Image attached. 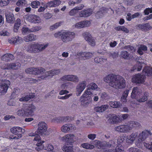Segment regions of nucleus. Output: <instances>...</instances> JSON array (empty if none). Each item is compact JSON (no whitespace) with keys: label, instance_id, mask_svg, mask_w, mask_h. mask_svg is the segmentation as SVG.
<instances>
[{"label":"nucleus","instance_id":"obj_1","mask_svg":"<svg viewBox=\"0 0 152 152\" xmlns=\"http://www.w3.org/2000/svg\"><path fill=\"white\" fill-rule=\"evenodd\" d=\"M104 81L110 86L116 89H122L126 86V81L122 76L110 74L104 77Z\"/></svg>","mask_w":152,"mask_h":152},{"label":"nucleus","instance_id":"obj_2","mask_svg":"<svg viewBox=\"0 0 152 152\" xmlns=\"http://www.w3.org/2000/svg\"><path fill=\"white\" fill-rule=\"evenodd\" d=\"M151 135L150 131L145 130L138 135L137 132L133 133L130 135L126 136L125 138L126 142L129 144H132L137 139V144L141 145L147 136L148 135Z\"/></svg>","mask_w":152,"mask_h":152},{"label":"nucleus","instance_id":"obj_3","mask_svg":"<svg viewBox=\"0 0 152 152\" xmlns=\"http://www.w3.org/2000/svg\"><path fill=\"white\" fill-rule=\"evenodd\" d=\"M60 72V69H55L48 71H46L45 69V71L42 73V75L38 76L36 79L30 78V81H31V83H37L42 80H45L46 78H50L55 75H58Z\"/></svg>","mask_w":152,"mask_h":152},{"label":"nucleus","instance_id":"obj_4","mask_svg":"<svg viewBox=\"0 0 152 152\" xmlns=\"http://www.w3.org/2000/svg\"><path fill=\"white\" fill-rule=\"evenodd\" d=\"M48 45V43L40 44L38 42H35L28 46L26 50L31 53H39L45 50Z\"/></svg>","mask_w":152,"mask_h":152},{"label":"nucleus","instance_id":"obj_5","mask_svg":"<svg viewBox=\"0 0 152 152\" xmlns=\"http://www.w3.org/2000/svg\"><path fill=\"white\" fill-rule=\"evenodd\" d=\"M54 36L56 38H58L61 36V40L64 42H67L71 41L74 38L75 33L68 31H61L55 33Z\"/></svg>","mask_w":152,"mask_h":152},{"label":"nucleus","instance_id":"obj_6","mask_svg":"<svg viewBox=\"0 0 152 152\" xmlns=\"http://www.w3.org/2000/svg\"><path fill=\"white\" fill-rule=\"evenodd\" d=\"M91 93L88 92L86 94V92H84L80 98L81 106L83 107H87L90 104L91 101Z\"/></svg>","mask_w":152,"mask_h":152},{"label":"nucleus","instance_id":"obj_7","mask_svg":"<svg viewBox=\"0 0 152 152\" xmlns=\"http://www.w3.org/2000/svg\"><path fill=\"white\" fill-rule=\"evenodd\" d=\"M45 142L43 140H41L39 143L36 144V147L35 149L38 151H39L41 150L44 149L45 150L52 151L54 149V147L53 145L50 144H48L46 145V146H44L42 144Z\"/></svg>","mask_w":152,"mask_h":152},{"label":"nucleus","instance_id":"obj_8","mask_svg":"<svg viewBox=\"0 0 152 152\" xmlns=\"http://www.w3.org/2000/svg\"><path fill=\"white\" fill-rule=\"evenodd\" d=\"M45 71V69L42 67L29 68L26 69V72L27 73L39 75L41 76L42 73Z\"/></svg>","mask_w":152,"mask_h":152},{"label":"nucleus","instance_id":"obj_9","mask_svg":"<svg viewBox=\"0 0 152 152\" xmlns=\"http://www.w3.org/2000/svg\"><path fill=\"white\" fill-rule=\"evenodd\" d=\"M11 132L16 135L13 137H11V139H18L21 138L22 135V134L23 132H22V128L19 126H15L11 128L10 129Z\"/></svg>","mask_w":152,"mask_h":152},{"label":"nucleus","instance_id":"obj_10","mask_svg":"<svg viewBox=\"0 0 152 152\" xmlns=\"http://www.w3.org/2000/svg\"><path fill=\"white\" fill-rule=\"evenodd\" d=\"M26 113V116L31 117L34 115V112L35 110L36 107L32 104H26L24 106Z\"/></svg>","mask_w":152,"mask_h":152},{"label":"nucleus","instance_id":"obj_11","mask_svg":"<svg viewBox=\"0 0 152 152\" xmlns=\"http://www.w3.org/2000/svg\"><path fill=\"white\" fill-rule=\"evenodd\" d=\"M38 129L37 132L41 135H47V127L45 123L43 122H39L38 125Z\"/></svg>","mask_w":152,"mask_h":152},{"label":"nucleus","instance_id":"obj_12","mask_svg":"<svg viewBox=\"0 0 152 152\" xmlns=\"http://www.w3.org/2000/svg\"><path fill=\"white\" fill-rule=\"evenodd\" d=\"M145 79L144 75L140 74H136L132 76V81L133 83L137 84H143Z\"/></svg>","mask_w":152,"mask_h":152},{"label":"nucleus","instance_id":"obj_13","mask_svg":"<svg viewBox=\"0 0 152 152\" xmlns=\"http://www.w3.org/2000/svg\"><path fill=\"white\" fill-rule=\"evenodd\" d=\"M62 140L66 142L72 143L76 141L77 140V139L74 134L70 133L67 134L63 137Z\"/></svg>","mask_w":152,"mask_h":152},{"label":"nucleus","instance_id":"obj_14","mask_svg":"<svg viewBox=\"0 0 152 152\" xmlns=\"http://www.w3.org/2000/svg\"><path fill=\"white\" fill-rule=\"evenodd\" d=\"M10 84V82L9 80H5L0 85V95H4L7 93Z\"/></svg>","mask_w":152,"mask_h":152},{"label":"nucleus","instance_id":"obj_15","mask_svg":"<svg viewBox=\"0 0 152 152\" xmlns=\"http://www.w3.org/2000/svg\"><path fill=\"white\" fill-rule=\"evenodd\" d=\"M61 80L63 81H70L77 82L79 81V79L76 75H67L64 76L60 79Z\"/></svg>","mask_w":152,"mask_h":152},{"label":"nucleus","instance_id":"obj_16","mask_svg":"<svg viewBox=\"0 0 152 152\" xmlns=\"http://www.w3.org/2000/svg\"><path fill=\"white\" fill-rule=\"evenodd\" d=\"M86 85V82L83 81L80 82L77 85L76 87V91L77 92V96H79L85 88Z\"/></svg>","mask_w":152,"mask_h":152},{"label":"nucleus","instance_id":"obj_17","mask_svg":"<svg viewBox=\"0 0 152 152\" xmlns=\"http://www.w3.org/2000/svg\"><path fill=\"white\" fill-rule=\"evenodd\" d=\"M91 22L89 20H83L76 23L75 24V27L77 28H81L89 26Z\"/></svg>","mask_w":152,"mask_h":152},{"label":"nucleus","instance_id":"obj_18","mask_svg":"<svg viewBox=\"0 0 152 152\" xmlns=\"http://www.w3.org/2000/svg\"><path fill=\"white\" fill-rule=\"evenodd\" d=\"M80 60H85L88 59L93 56L92 53L90 52H84L79 53L77 54Z\"/></svg>","mask_w":152,"mask_h":152},{"label":"nucleus","instance_id":"obj_19","mask_svg":"<svg viewBox=\"0 0 152 152\" xmlns=\"http://www.w3.org/2000/svg\"><path fill=\"white\" fill-rule=\"evenodd\" d=\"M94 142L96 146L100 149H104L106 147H110L112 145L111 144L107 145L106 142H102L97 140H95Z\"/></svg>","mask_w":152,"mask_h":152},{"label":"nucleus","instance_id":"obj_20","mask_svg":"<svg viewBox=\"0 0 152 152\" xmlns=\"http://www.w3.org/2000/svg\"><path fill=\"white\" fill-rule=\"evenodd\" d=\"M141 58V57H139L138 58V59H137V63L133 67V70L134 71L136 70L137 71H139L141 70L142 67L141 64H144L145 61Z\"/></svg>","mask_w":152,"mask_h":152},{"label":"nucleus","instance_id":"obj_21","mask_svg":"<svg viewBox=\"0 0 152 152\" xmlns=\"http://www.w3.org/2000/svg\"><path fill=\"white\" fill-rule=\"evenodd\" d=\"M141 93L142 91L141 89L137 87H134L131 93V97L132 98L136 99V98L140 96Z\"/></svg>","mask_w":152,"mask_h":152},{"label":"nucleus","instance_id":"obj_22","mask_svg":"<svg viewBox=\"0 0 152 152\" xmlns=\"http://www.w3.org/2000/svg\"><path fill=\"white\" fill-rule=\"evenodd\" d=\"M93 10L90 9H87L80 11L79 13V16L81 17H87L92 13Z\"/></svg>","mask_w":152,"mask_h":152},{"label":"nucleus","instance_id":"obj_23","mask_svg":"<svg viewBox=\"0 0 152 152\" xmlns=\"http://www.w3.org/2000/svg\"><path fill=\"white\" fill-rule=\"evenodd\" d=\"M90 89L93 90L97 89V91L99 90L100 91V88H98L97 86L95 83H91L88 85V88L84 92H86V94H87V93H88V92L90 93H91L90 94V96H91L92 94V93L90 91Z\"/></svg>","mask_w":152,"mask_h":152},{"label":"nucleus","instance_id":"obj_24","mask_svg":"<svg viewBox=\"0 0 152 152\" xmlns=\"http://www.w3.org/2000/svg\"><path fill=\"white\" fill-rule=\"evenodd\" d=\"M148 96V93L145 92L140 94V96L136 98L137 100L140 102H144L148 99L147 97Z\"/></svg>","mask_w":152,"mask_h":152},{"label":"nucleus","instance_id":"obj_25","mask_svg":"<svg viewBox=\"0 0 152 152\" xmlns=\"http://www.w3.org/2000/svg\"><path fill=\"white\" fill-rule=\"evenodd\" d=\"M109 107L108 104H104L101 106L96 107L94 108V110L96 112L101 113L108 109Z\"/></svg>","mask_w":152,"mask_h":152},{"label":"nucleus","instance_id":"obj_26","mask_svg":"<svg viewBox=\"0 0 152 152\" xmlns=\"http://www.w3.org/2000/svg\"><path fill=\"white\" fill-rule=\"evenodd\" d=\"M5 16L6 20L8 23H14L15 18L13 14L11 13H9L6 14Z\"/></svg>","mask_w":152,"mask_h":152},{"label":"nucleus","instance_id":"obj_27","mask_svg":"<svg viewBox=\"0 0 152 152\" xmlns=\"http://www.w3.org/2000/svg\"><path fill=\"white\" fill-rule=\"evenodd\" d=\"M120 116H119L115 115H111L108 121L109 122L111 123H116L118 122L119 120H122V119H120Z\"/></svg>","mask_w":152,"mask_h":152},{"label":"nucleus","instance_id":"obj_28","mask_svg":"<svg viewBox=\"0 0 152 152\" xmlns=\"http://www.w3.org/2000/svg\"><path fill=\"white\" fill-rule=\"evenodd\" d=\"M130 90L129 89L125 90L122 94L121 98V102L123 103H125L127 102L126 98L128 96Z\"/></svg>","mask_w":152,"mask_h":152},{"label":"nucleus","instance_id":"obj_29","mask_svg":"<svg viewBox=\"0 0 152 152\" xmlns=\"http://www.w3.org/2000/svg\"><path fill=\"white\" fill-rule=\"evenodd\" d=\"M37 36L33 34H31L23 38V39L26 42H28L29 41H34L37 39Z\"/></svg>","mask_w":152,"mask_h":152},{"label":"nucleus","instance_id":"obj_30","mask_svg":"<svg viewBox=\"0 0 152 152\" xmlns=\"http://www.w3.org/2000/svg\"><path fill=\"white\" fill-rule=\"evenodd\" d=\"M61 3V1L59 0H55L49 2L47 3L48 6L50 7H55L59 6Z\"/></svg>","mask_w":152,"mask_h":152},{"label":"nucleus","instance_id":"obj_31","mask_svg":"<svg viewBox=\"0 0 152 152\" xmlns=\"http://www.w3.org/2000/svg\"><path fill=\"white\" fill-rule=\"evenodd\" d=\"M107 11V9L105 7L101 8L100 11H98L96 14V16L97 18H101L104 15Z\"/></svg>","mask_w":152,"mask_h":152},{"label":"nucleus","instance_id":"obj_32","mask_svg":"<svg viewBox=\"0 0 152 152\" xmlns=\"http://www.w3.org/2000/svg\"><path fill=\"white\" fill-rule=\"evenodd\" d=\"M20 66V63H17L10 64V65L7 66V67H3L5 69H19Z\"/></svg>","mask_w":152,"mask_h":152},{"label":"nucleus","instance_id":"obj_33","mask_svg":"<svg viewBox=\"0 0 152 152\" xmlns=\"http://www.w3.org/2000/svg\"><path fill=\"white\" fill-rule=\"evenodd\" d=\"M13 56L12 54L7 53L2 56L1 59L3 61H8L13 59Z\"/></svg>","mask_w":152,"mask_h":152},{"label":"nucleus","instance_id":"obj_34","mask_svg":"<svg viewBox=\"0 0 152 152\" xmlns=\"http://www.w3.org/2000/svg\"><path fill=\"white\" fill-rule=\"evenodd\" d=\"M137 27L139 29L144 31H146L151 28V26L148 24H140L138 25Z\"/></svg>","mask_w":152,"mask_h":152},{"label":"nucleus","instance_id":"obj_35","mask_svg":"<svg viewBox=\"0 0 152 152\" xmlns=\"http://www.w3.org/2000/svg\"><path fill=\"white\" fill-rule=\"evenodd\" d=\"M109 104L113 108H118L120 107L121 104L119 102L116 101H112L109 102Z\"/></svg>","mask_w":152,"mask_h":152},{"label":"nucleus","instance_id":"obj_36","mask_svg":"<svg viewBox=\"0 0 152 152\" xmlns=\"http://www.w3.org/2000/svg\"><path fill=\"white\" fill-rule=\"evenodd\" d=\"M64 120V117H55L51 119V122L54 123H60Z\"/></svg>","mask_w":152,"mask_h":152},{"label":"nucleus","instance_id":"obj_37","mask_svg":"<svg viewBox=\"0 0 152 152\" xmlns=\"http://www.w3.org/2000/svg\"><path fill=\"white\" fill-rule=\"evenodd\" d=\"M61 131L64 133H67L70 132V129L69 124H66L63 125L61 128Z\"/></svg>","mask_w":152,"mask_h":152},{"label":"nucleus","instance_id":"obj_38","mask_svg":"<svg viewBox=\"0 0 152 152\" xmlns=\"http://www.w3.org/2000/svg\"><path fill=\"white\" fill-rule=\"evenodd\" d=\"M143 73H145L148 76H150L152 75V68L150 67H145L143 70Z\"/></svg>","mask_w":152,"mask_h":152},{"label":"nucleus","instance_id":"obj_39","mask_svg":"<svg viewBox=\"0 0 152 152\" xmlns=\"http://www.w3.org/2000/svg\"><path fill=\"white\" fill-rule=\"evenodd\" d=\"M17 115L19 116L24 117L26 116V113L24 107L19 109L16 112Z\"/></svg>","mask_w":152,"mask_h":152},{"label":"nucleus","instance_id":"obj_40","mask_svg":"<svg viewBox=\"0 0 152 152\" xmlns=\"http://www.w3.org/2000/svg\"><path fill=\"white\" fill-rule=\"evenodd\" d=\"M35 96L34 94L27 95L24 97H22L19 99V100L20 102H25L33 98Z\"/></svg>","mask_w":152,"mask_h":152},{"label":"nucleus","instance_id":"obj_41","mask_svg":"<svg viewBox=\"0 0 152 152\" xmlns=\"http://www.w3.org/2000/svg\"><path fill=\"white\" fill-rule=\"evenodd\" d=\"M62 149L64 152H75L73 151L72 146H68L66 145H64L62 148Z\"/></svg>","mask_w":152,"mask_h":152},{"label":"nucleus","instance_id":"obj_42","mask_svg":"<svg viewBox=\"0 0 152 152\" xmlns=\"http://www.w3.org/2000/svg\"><path fill=\"white\" fill-rule=\"evenodd\" d=\"M123 125V133H127L131 130L128 122Z\"/></svg>","mask_w":152,"mask_h":152},{"label":"nucleus","instance_id":"obj_43","mask_svg":"<svg viewBox=\"0 0 152 152\" xmlns=\"http://www.w3.org/2000/svg\"><path fill=\"white\" fill-rule=\"evenodd\" d=\"M107 58L104 57H97L95 58L94 59V61L97 63H102L103 62L106 61Z\"/></svg>","mask_w":152,"mask_h":152},{"label":"nucleus","instance_id":"obj_44","mask_svg":"<svg viewBox=\"0 0 152 152\" xmlns=\"http://www.w3.org/2000/svg\"><path fill=\"white\" fill-rule=\"evenodd\" d=\"M129 126L130 127V129L131 130L133 128L139 126L140 125V124L135 121H130L128 122Z\"/></svg>","mask_w":152,"mask_h":152},{"label":"nucleus","instance_id":"obj_45","mask_svg":"<svg viewBox=\"0 0 152 152\" xmlns=\"http://www.w3.org/2000/svg\"><path fill=\"white\" fill-rule=\"evenodd\" d=\"M118 52H110L108 53V56L110 58H114L118 56Z\"/></svg>","mask_w":152,"mask_h":152},{"label":"nucleus","instance_id":"obj_46","mask_svg":"<svg viewBox=\"0 0 152 152\" xmlns=\"http://www.w3.org/2000/svg\"><path fill=\"white\" fill-rule=\"evenodd\" d=\"M81 146L83 148L88 149H92L94 147V146L93 145L88 143H83L81 144Z\"/></svg>","mask_w":152,"mask_h":152},{"label":"nucleus","instance_id":"obj_47","mask_svg":"<svg viewBox=\"0 0 152 152\" xmlns=\"http://www.w3.org/2000/svg\"><path fill=\"white\" fill-rule=\"evenodd\" d=\"M20 91L18 88H15L13 91V92L11 94V96L12 98H15L17 96V95L19 94Z\"/></svg>","mask_w":152,"mask_h":152},{"label":"nucleus","instance_id":"obj_48","mask_svg":"<svg viewBox=\"0 0 152 152\" xmlns=\"http://www.w3.org/2000/svg\"><path fill=\"white\" fill-rule=\"evenodd\" d=\"M83 36L85 39L88 42L92 37L91 35L88 32H85L83 34Z\"/></svg>","mask_w":152,"mask_h":152},{"label":"nucleus","instance_id":"obj_49","mask_svg":"<svg viewBox=\"0 0 152 152\" xmlns=\"http://www.w3.org/2000/svg\"><path fill=\"white\" fill-rule=\"evenodd\" d=\"M61 24V22H58L55 24L50 26V30L52 31L57 28L58 27L60 26Z\"/></svg>","mask_w":152,"mask_h":152},{"label":"nucleus","instance_id":"obj_50","mask_svg":"<svg viewBox=\"0 0 152 152\" xmlns=\"http://www.w3.org/2000/svg\"><path fill=\"white\" fill-rule=\"evenodd\" d=\"M40 2L38 1H33L31 4V7L34 8H37L40 5Z\"/></svg>","mask_w":152,"mask_h":152},{"label":"nucleus","instance_id":"obj_51","mask_svg":"<svg viewBox=\"0 0 152 152\" xmlns=\"http://www.w3.org/2000/svg\"><path fill=\"white\" fill-rule=\"evenodd\" d=\"M9 3V0H0V6L1 7L6 6Z\"/></svg>","mask_w":152,"mask_h":152},{"label":"nucleus","instance_id":"obj_52","mask_svg":"<svg viewBox=\"0 0 152 152\" xmlns=\"http://www.w3.org/2000/svg\"><path fill=\"white\" fill-rule=\"evenodd\" d=\"M121 54L122 56L124 58H131L129 55L126 51H122L121 52Z\"/></svg>","mask_w":152,"mask_h":152},{"label":"nucleus","instance_id":"obj_53","mask_svg":"<svg viewBox=\"0 0 152 152\" xmlns=\"http://www.w3.org/2000/svg\"><path fill=\"white\" fill-rule=\"evenodd\" d=\"M34 19H33V23H39L41 22V20L39 17L34 15Z\"/></svg>","mask_w":152,"mask_h":152},{"label":"nucleus","instance_id":"obj_54","mask_svg":"<svg viewBox=\"0 0 152 152\" xmlns=\"http://www.w3.org/2000/svg\"><path fill=\"white\" fill-rule=\"evenodd\" d=\"M34 15H29L26 16V20L30 22L33 23V19H34Z\"/></svg>","mask_w":152,"mask_h":152},{"label":"nucleus","instance_id":"obj_55","mask_svg":"<svg viewBox=\"0 0 152 152\" xmlns=\"http://www.w3.org/2000/svg\"><path fill=\"white\" fill-rule=\"evenodd\" d=\"M123 125H121L119 126H117L115 128V131L118 132L123 133Z\"/></svg>","mask_w":152,"mask_h":152},{"label":"nucleus","instance_id":"obj_56","mask_svg":"<svg viewBox=\"0 0 152 152\" xmlns=\"http://www.w3.org/2000/svg\"><path fill=\"white\" fill-rule=\"evenodd\" d=\"M21 31L22 34L24 35L30 32V29H29L27 27H23Z\"/></svg>","mask_w":152,"mask_h":152},{"label":"nucleus","instance_id":"obj_57","mask_svg":"<svg viewBox=\"0 0 152 152\" xmlns=\"http://www.w3.org/2000/svg\"><path fill=\"white\" fill-rule=\"evenodd\" d=\"M14 41V43H20L22 41V39L21 37H20L18 36H16L15 37H13Z\"/></svg>","mask_w":152,"mask_h":152},{"label":"nucleus","instance_id":"obj_58","mask_svg":"<svg viewBox=\"0 0 152 152\" xmlns=\"http://www.w3.org/2000/svg\"><path fill=\"white\" fill-rule=\"evenodd\" d=\"M41 28L39 26H36L32 27L30 29V32H35L41 29Z\"/></svg>","mask_w":152,"mask_h":152},{"label":"nucleus","instance_id":"obj_59","mask_svg":"<svg viewBox=\"0 0 152 152\" xmlns=\"http://www.w3.org/2000/svg\"><path fill=\"white\" fill-rule=\"evenodd\" d=\"M26 3V1L25 0H20L16 3L18 6H23L25 5Z\"/></svg>","mask_w":152,"mask_h":152},{"label":"nucleus","instance_id":"obj_60","mask_svg":"<svg viewBox=\"0 0 152 152\" xmlns=\"http://www.w3.org/2000/svg\"><path fill=\"white\" fill-rule=\"evenodd\" d=\"M43 7H40L38 9V12H43L46 8H47L48 5L46 4H44L43 5Z\"/></svg>","mask_w":152,"mask_h":152},{"label":"nucleus","instance_id":"obj_61","mask_svg":"<svg viewBox=\"0 0 152 152\" xmlns=\"http://www.w3.org/2000/svg\"><path fill=\"white\" fill-rule=\"evenodd\" d=\"M124 49L127 50L128 51H130L132 52H134L135 51V50L134 48L130 45L126 46L124 48Z\"/></svg>","mask_w":152,"mask_h":152},{"label":"nucleus","instance_id":"obj_62","mask_svg":"<svg viewBox=\"0 0 152 152\" xmlns=\"http://www.w3.org/2000/svg\"><path fill=\"white\" fill-rule=\"evenodd\" d=\"M88 44L92 46H94L95 45L96 42L94 38L92 37L87 42Z\"/></svg>","mask_w":152,"mask_h":152},{"label":"nucleus","instance_id":"obj_63","mask_svg":"<svg viewBox=\"0 0 152 152\" xmlns=\"http://www.w3.org/2000/svg\"><path fill=\"white\" fill-rule=\"evenodd\" d=\"M34 137L33 141L38 142L37 143L39 142L42 140L40 136L39 135L36 134Z\"/></svg>","mask_w":152,"mask_h":152},{"label":"nucleus","instance_id":"obj_64","mask_svg":"<svg viewBox=\"0 0 152 152\" xmlns=\"http://www.w3.org/2000/svg\"><path fill=\"white\" fill-rule=\"evenodd\" d=\"M129 152H142L138 148H132L129 149Z\"/></svg>","mask_w":152,"mask_h":152}]
</instances>
